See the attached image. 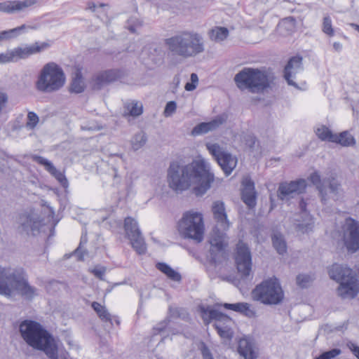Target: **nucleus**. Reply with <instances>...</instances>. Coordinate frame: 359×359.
I'll list each match as a JSON object with an SVG mask.
<instances>
[{
    "instance_id": "nucleus-1",
    "label": "nucleus",
    "mask_w": 359,
    "mask_h": 359,
    "mask_svg": "<svg viewBox=\"0 0 359 359\" xmlns=\"http://www.w3.org/2000/svg\"><path fill=\"white\" fill-rule=\"evenodd\" d=\"M169 187L175 191L188 190L192 185L193 193L202 196L210 188L215 180L214 174L207 168L204 160H193L186 165L172 161L167 172Z\"/></svg>"
},
{
    "instance_id": "nucleus-51",
    "label": "nucleus",
    "mask_w": 359,
    "mask_h": 359,
    "mask_svg": "<svg viewBox=\"0 0 359 359\" xmlns=\"http://www.w3.org/2000/svg\"><path fill=\"white\" fill-rule=\"evenodd\" d=\"M297 229L302 233H309L313 231V222H306V223H299L297 225Z\"/></svg>"
},
{
    "instance_id": "nucleus-56",
    "label": "nucleus",
    "mask_w": 359,
    "mask_h": 359,
    "mask_svg": "<svg viewBox=\"0 0 359 359\" xmlns=\"http://www.w3.org/2000/svg\"><path fill=\"white\" fill-rule=\"evenodd\" d=\"M351 352L353 354L359 359V346L352 344V346L351 347Z\"/></svg>"
},
{
    "instance_id": "nucleus-24",
    "label": "nucleus",
    "mask_w": 359,
    "mask_h": 359,
    "mask_svg": "<svg viewBox=\"0 0 359 359\" xmlns=\"http://www.w3.org/2000/svg\"><path fill=\"white\" fill-rule=\"evenodd\" d=\"M37 0L6 1L0 3V11L11 14L36 4Z\"/></svg>"
},
{
    "instance_id": "nucleus-31",
    "label": "nucleus",
    "mask_w": 359,
    "mask_h": 359,
    "mask_svg": "<svg viewBox=\"0 0 359 359\" xmlns=\"http://www.w3.org/2000/svg\"><path fill=\"white\" fill-rule=\"evenodd\" d=\"M27 29H34V27L23 24L11 29L1 31L0 32V42L1 41H9L16 39L20 35L25 33Z\"/></svg>"
},
{
    "instance_id": "nucleus-28",
    "label": "nucleus",
    "mask_w": 359,
    "mask_h": 359,
    "mask_svg": "<svg viewBox=\"0 0 359 359\" xmlns=\"http://www.w3.org/2000/svg\"><path fill=\"white\" fill-rule=\"evenodd\" d=\"M222 306L225 309L232 310L248 318H253L256 314L255 311L250 309V304L246 302L224 303Z\"/></svg>"
},
{
    "instance_id": "nucleus-60",
    "label": "nucleus",
    "mask_w": 359,
    "mask_h": 359,
    "mask_svg": "<svg viewBox=\"0 0 359 359\" xmlns=\"http://www.w3.org/2000/svg\"><path fill=\"white\" fill-rule=\"evenodd\" d=\"M191 82L198 84V78L196 73H192L191 74Z\"/></svg>"
},
{
    "instance_id": "nucleus-35",
    "label": "nucleus",
    "mask_w": 359,
    "mask_h": 359,
    "mask_svg": "<svg viewBox=\"0 0 359 359\" xmlns=\"http://www.w3.org/2000/svg\"><path fill=\"white\" fill-rule=\"evenodd\" d=\"M212 211L214 217L219 222H227V215L225 212L224 203L223 201H217L213 203Z\"/></svg>"
},
{
    "instance_id": "nucleus-30",
    "label": "nucleus",
    "mask_w": 359,
    "mask_h": 359,
    "mask_svg": "<svg viewBox=\"0 0 359 359\" xmlns=\"http://www.w3.org/2000/svg\"><path fill=\"white\" fill-rule=\"evenodd\" d=\"M238 353L245 359H256L257 354L254 351V344L250 339H243L239 341Z\"/></svg>"
},
{
    "instance_id": "nucleus-26",
    "label": "nucleus",
    "mask_w": 359,
    "mask_h": 359,
    "mask_svg": "<svg viewBox=\"0 0 359 359\" xmlns=\"http://www.w3.org/2000/svg\"><path fill=\"white\" fill-rule=\"evenodd\" d=\"M308 180L316 187L321 202L325 204L327 200V193L325 186V180H322L319 172L316 170L311 173Z\"/></svg>"
},
{
    "instance_id": "nucleus-29",
    "label": "nucleus",
    "mask_w": 359,
    "mask_h": 359,
    "mask_svg": "<svg viewBox=\"0 0 359 359\" xmlns=\"http://www.w3.org/2000/svg\"><path fill=\"white\" fill-rule=\"evenodd\" d=\"M86 87L82 72L77 69L70 82L69 91L71 93L80 94L84 92Z\"/></svg>"
},
{
    "instance_id": "nucleus-2",
    "label": "nucleus",
    "mask_w": 359,
    "mask_h": 359,
    "mask_svg": "<svg viewBox=\"0 0 359 359\" xmlns=\"http://www.w3.org/2000/svg\"><path fill=\"white\" fill-rule=\"evenodd\" d=\"M19 331L29 346L43 351L50 359H58V346L55 338L40 323L24 320L20 324Z\"/></svg>"
},
{
    "instance_id": "nucleus-15",
    "label": "nucleus",
    "mask_w": 359,
    "mask_h": 359,
    "mask_svg": "<svg viewBox=\"0 0 359 359\" xmlns=\"http://www.w3.org/2000/svg\"><path fill=\"white\" fill-rule=\"evenodd\" d=\"M342 241L348 254L359 251V221L348 217L343 231Z\"/></svg>"
},
{
    "instance_id": "nucleus-39",
    "label": "nucleus",
    "mask_w": 359,
    "mask_h": 359,
    "mask_svg": "<svg viewBox=\"0 0 359 359\" xmlns=\"http://www.w3.org/2000/svg\"><path fill=\"white\" fill-rule=\"evenodd\" d=\"M212 327L217 330L219 336L222 339H231L233 337V332L230 327H222L217 323H213Z\"/></svg>"
},
{
    "instance_id": "nucleus-7",
    "label": "nucleus",
    "mask_w": 359,
    "mask_h": 359,
    "mask_svg": "<svg viewBox=\"0 0 359 359\" xmlns=\"http://www.w3.org/2000/svg\"><path fill=\"white\" fill-rule=\"evenodd\" d=\"M253 299L265 305H278L284 299V292L276 277L257 285L252 291Z\"/></svg>"
},
{
    "instance_id": "nucleus-50",
    "label": "nucleus",
    "mask_w": 359,
    "mask_h": 359,
    "mask_svg": "<svg viewBox=\"0 0 359 359\" xmlns=\"http://www.w3.org/2000/svg\"><path fill=\"white\" fill-rule=\"evenodd\" d=\"M82 243H83V239L81 238L79 245L73 252L74 255L77 256V260L79 262L84 261V256H85V255L88 254V251L86 250L81 249Z\"/></svg>"
},
{
    "instance_id": "nucleus-21",
    "label": "nucleus",
    "mask_w": 359,
    "mask_h": 359,
    "mask_svg": "<svg viewBox=\"0 0 359 359\" xmlns=\"http://www.w3.org/2000/svg\"><path fill=\"white\" fill-rule=\"evenodd\" d=\"M32 159L33 161L43 165L44 168L60 182L62 187L64 188L68 187L69 182L65 174L57 170L51 161L41 156L36 154L32 156Z\"/></svg>"
},
{
    "instance_id": "nucleus-12",
    "label": "nucleus",
    "mask_w": 359,
    "mask_h": 359,
    "mask_svg": "<svg viewBox=\"0 0 359 359\" xmlns=\"http://www.w3.org/2000/svg\"><path fill=\"white\" fill-rule=\"evenodd\" d=\"M19 227L27 236H36L41 232V228L45 225L44 219L34 210L23 211L20 213L18 218Z\"/></svg>"
},
{
    "instance_id": "nucleus-41",
    "label": "nucleus",
    "mask_w": 359,
    "mask_h": 359,
    "mask_svg": "<svg viewBox=\"0 0 359 359\" xmlns=\"http://www.w3.org/2000/svg\"><path fill=\"white\" fill-rule=\"evenodd\" d=\"M322 30L329 36H333L334 35V30L332 27V20L330 16H325L323 18Z\"/></svg>"
},
{
    "instance_id": "nucleus-53",
    "label": "nucleus",
    "mask_w": 359,
    "mask_h": 359,
    "mask_svg": "<svg viewBox=\"0 0 359 359\" xmlns=\"http://www.w3.org/2000/svg\"><path fill=\"white\" fill-rule=\"evenodd\" d=\"M201 352L203 359H214L210 348L204 342H201Z\"/></svg>"
},
{
    "instance_id": "nucleus-61",
    "label": "nucleus",
    "mask_w": 359,
    "mask_h": 359,
    "mask_svg": "<svg viewBox=\"0 0 359 359\" xmlns=\"http://www.w3.org/2000/svg\"><path fill=\"white\" fill-rule=\"evenodd\" d=\"M306 203L304 201V200L303 198H302L301 201H299V208L303 211V210H306Z\"/></svg>"
},
{
    "instance_id": "nucleus-44",
    "label": "nucleus",
    "mask_w": 359,
    "mask_h": 359,
    "mask_svg": "<svg viewBox=\"0 0 359 359\" xmlns=\"http://www.w3.org/2000/svg\"><path fill=\"white\" fill-rule=\"evenodd\" d=\"M296 281L301 288H307L311 281V277L308 274H299L297 276Z\"/></svg>"
},
{
    "instance_id": "nucleus-3",
    "label": "nucleus",
    "mask_w": 359,
    "mask_h": 359,
    "mask_svg": "<svg viewBox=\"0 0 359 359\" xmlns=\"http://www.w3.org/2000/svg\"><path fill=\"white\" fill-rule=\"evenodd\" d=\"M14 293L29 302H32L39 295L38 289L29 284L23 268H17L12 271L0 269V295L11 297Z\"/></svg>"
},
{
    "instance_id": "nucleus-11",
    "label": "nucleus",
    "mask_w": 359,
    "mask_h": 359,
    "mask_svg": "<svg viewBox=\"0 0 359 359\" xmlns=\"http://www.w3.org/2000/svg\"><path fill=\"white\" fill-rule=\"evenodd\" d=\"M123 229L126 238L130 241L132 248L138 255H144L147 246L137 222L132 217H126L124 219Z\"/></svg>"
},
{
    "instance_id": "nucleus-33",
    "label": "nucleus",
    "mask_w": 359,
    "mask_h": 359,
    "mask_svg": "<svg viewBox=\"0 0 359 359\" xmlns=\"http://www.w3.org/2000/svg\"><path fill=\"white\" fill-rule=\"evenodd\" d=\"M156 269L164 273L169 279L180 282L182 280L181 274L173 269L169 264L165 262H158L156 264Z\"/></svg>"
},
{
    "instance_id": "nucleus-9",
    "label": "nucleus",
    "mask_w": 359,
    "mask_h": 359,
    "mask_svg": "<svg viewBox=\"0 0 359 359\" xmlns=\"http://www.w3.org/2000/svg\"><path fill=\"white\" fill-rule=\"evenodd\" d=\"M50 47V43L47 41H36L31 45H26L23 48L18 46L13 50H8L6 53L0 54V62H16L20 60H25L31 55L41 53Z\"/></svg>"
},
{
    "instance_id": "nucleus-5",
    "label": "nucleus",
    "mask_w": 359,
    "mask_h": 359,
    "mask_svg": "<svg viewBox=\"0 0 359 359\" xmlns=\"http://www.w3.org/2000/svg\"><path fill=\"white\" fill-rule=\"evenodd\" d=\"M165 44L174 55L185 58L204 51L202 37L197 33L183 32L165 39Z\"/></svg>"
},
{
    "instance_id": "nucleus-17",
    "label": "nucleus",
    "mask_w": 359,
    "mask_h": 359,
    "mask_svg": "<svg viewBox=\"0 0 359 359\" xmlns=\"http://www.w3.org/2000/svg\"><path fill=\"white\" fill-rule=\"evenodd\" d=\"M337 293L342 299H353L358 296L359 294V280L354 273L339 283Z\"/></svg>"
},
{
    "instance_id": "nucleus-14",
    "label": "nucleus",
    "mask_w": 359,
    "mask_h": 359,
    "mask_svg": "<svg viewBox=\"0 0 359 359\" xmlns=\"http://www.w3.org/2000/svg\"><path fill=\"white\" fill-rule=\"evenodd\" d=\"M234 261L236 269L242 277H248L252 270V257L248 244L243 240H239L236 244Z\"/></svg>"
},
{
    "instance_id": "nucleus-25",
    "label": "nucleus",
    "mask_w": 359,
    "mask_h": 359,
    "mask_svg": "<svg viewBox=\"0 0 359 359\" xmlns=\"http://www.w3.org/2000/svg\"><path fill=\"white\" fill-rule=\"evenodd\" d=\"M210 249L209 250L210 258L209 259V262L211 265H216L218 262L217 261V252H223L225 250L227 244L224 243L222 238L219 236H215L210 241Z\"/></svg>"
},
{
    "instance_id": "nucleus-58",
    "label": "nucleus",
    "mask_w": 359,
    "mask_h": 359,
    "mask_svg": "<svg viewBox=\"0 0 359 359\" xmlns=\"http://www.w3.org/2000/svg\"><path fill=\"white\" fill-rule=\"evenodd\" d=\"M353 270L355 271L354 275L355 276V277L359 278V259L357 260V262L354 264L353 271Z\"/></svg>"
},
{
    "instance_id": "nucleus-48",
    "label": "nucleus",
    "mask_w": 359,
    "mask_h": 359,
    "mask_svg": "<svg viewBox=\"0 0 359 359\" xmlns=\"http://www.w3.org/2000/svg\"><path fill=\"white\" fill-rule=\"evenodd\" d=\"M39 118L38 115L34 111H29L27 114V125L32 128L36 126L39 123Z\"/></svg>"
},
{
    "instance_id": "nucleus-47",
    "label": "nucleus",
    "mask_w": 359,
    "mask_h": 359,
    "mask_svg": "<svg viewBox=\"0 0 359 359\" xmlns=\"http://www.w3.org/2000/svg\"><path fill=\"white\" fill-rule=\"evenodd\" d=\"M177 109V103L175 101H169L166 103L163 114L165 117L172 116Z\"/></svg>"
},
{
    "instance_id": "nucleus-43",
    "label": "nucleus",
    "mask_w": 359,
    "mask_h": 359,
    "mask_svg": "<svg viewBox=\"0 0 359 359\" xmlns=\"http://www.w3.org/2000/svg\"><path fill=\"white\" fill-rule=\"evenodd\" d=\"M147 142V137L144 134L138 133L135 135L134 140L133 142V147L134 149L137 150L143 147Z\"/></svg>"
},
{
    "instance_id": "nucleus-4",
    "label": "nucleus",
    "mask_w": 359,
    "mask_h": 359,
    "mask_svg": "<svg viewBox=\"0 0 359 359\" xmlns=\"http://www.w3.org/2000/svg\"><path fill=\"white\" fill-rule=\"evenodd\" d=\"M275 75L271 69L243 67L234 76L236 87L241 91L252 94H262L272 88Z\"/></svg>"
},
{
    "instance_id": "nucleus-36",
    "label": "nucleus",
    "mask_w": 359,
    "mask_h": 359,
    "mask_svg": "<svg viewBox=\"0 0 359 359\" xmlns=\"http://www.w3.org/2000/svg\"><path fill=\"white\" fill-rule=\"evenodd\" d=\"M315 133L321 141L332 143L336 135L325 125H321L319 128H317L315 130Z\"/></svg>"
},
{
    "instance_id": "nucleus-34",
    "label": "nucleus",
    "mask_w": 359,
    "mask_h": 359,
    "mask_svg": "<svg viewBox=\"0 0 359 359\" xmlns=\"http://www.w3.org/2000/svg\"><path fill=\"white\" fill-rule=\"evenodd\" d=\"M124 108L126 111H124L123 116H133L137 117L140 116L143 113V106L142 104L139 103L137 101H132L130 103H127L125 104Z\"/></svg>"
},
{
    "instance_id": "nucleus-63",
    "label": "nucleus",
    "mask_w": 359,
    "mask_h": 359,
    "mask_svg": "<svg viewBox=\"0 0 359 359\" xmlns=\"http://www.w3.org/2000/svg\"><path fill=\"white\" fill-rule=\"evenodd\" d=\"M351 26L359 32V25L353 23Z\"/></svg>"
},
{
    "instance_id": "nucleus-64",
    "label": "nucleus",
    "mask_w": 359,
    "mask_h": 359,
    "mask_svg": "<svg viewBox=\"0 0 359 359\" xmlns=\"http://www.w3.org/2000/svg\"><path fill=\"white\" fill-rule=\"evenodd\" d=\"M53 215H54V210L51 208H49V216L53 217Z\"/></svg>"
},
{
    "instance_id": "nucleus-40",
    "label": "nucleus",
    "mask_w": 359,
    "mask_h": 359,
    "mask_svg": "<svg viewBox=\"0 0 359 359\" xmlns=\"http://www.w3.org/2000/svg\"><path fill=\"white\" fill-rule=\"evenodd\" d=\"M341 353L340 348H334L329 351H324L321 353L320 355L316 356L314 359H333L338 355H339Z\"/></svg>"
},
{
    "instance_id": "nucleus-38",
    "label": "nucleus",
    "mask_w": 359,
    "mask_h": 359,
    "mask_svg": "<svg viewBox=\"0 0 359 359\" xmlns=\"http://www.w3.org/2000/svg\"><path fill=\"white\" fill-rule=\"evenodd\" d=\"M62 285H63L62 281L52 279L47 283L45 289L50 295H55L61 290Z\"/></svg>"
},
{
    "instance_id": "nucleus-32",
    "label": "nucleus",
    "mask_w": 359,
    "mask_h": 359,
    "mask_svg": "<svg viewBox=\"0 0 359 359\" xmlns=\"http://www.w3.org/2000/svg\"><path fill=\"white\" fill-rule=\"evenodd\" d=\"M333 143L338 144L344 147H348L355 145L356 141L355 137L348 130H344L335 135Z\"/></svg>"
},
{
    "instance_id": "nucleus-27",
    "label": "nucleus",
    "mask_w": 359,
    "mask_h": 359,
    "mask_svg": "<svg viewBox=\"0 0 359 359\" xmlns=\"http://www.w3.org/2000/svg\"><path fill=\"white\" fill-rule=\"evenodd\" d=\"M271 243L273 249L279 255H284L287 252V243L285 236L278 231L271 235Z\"/></svg>"
},
{
    "instance_id": "nucleus-62",
    "label": "nucleus",
    "mask_w": 359,
    "mask_h": 359,
    "mask_svg": "<svg viewBox=\"0 0 359 359\" xmlns=\"http://www.w3.org/2000/svg\"><path fill=\"white\" fill-rule=\"evenodd\" d=\"M128 29L131 32V33H135L136 32V29L134 25H130L128 27Z\"/></svg>"
},
{
    "instance_id": "nucleus-46",
    "label": "nucleus",
    "mask_w": 359,
    "mask_h": 359,
    "mask_svg": "<svg viewBox=\"0 0 359 359\" xmlns=\"http://www.w3.org/2000/svg\"><path fill=\"white\" fill-rule=\"evenodd\" d=\"M90 271L96 278H97L98 279H100L101 280H103L104 279V275L106 273V267L101 266V265H96Z\"/></svg>"
},
{
    "instance_id": "nucleus-6",
    "label": "nucleus",
    "mask_w": 359,
    "mask_h": 359,
    "mask_svg": "<svg viewBox=\"0 0 359 359\" xmlns=\"http://www.w3.org/2000/svg\"><path fill=\"white\" fill-rule=\"evenodd\" d=\"M65 81L62 68L53 62H48L41 69L35 87L42 93L55 92L64 86Z\"/></svg>"
},
{
    "instance_id": "nucleus-42",
    "label": "nucleus",
    "mask_w": 359,
    "mask_h": 359,
    "mask_svg": "<svg viewBox=\"0 0 359 359\" xmlns=\"http://www.w3.org/2000/svg\"><path fill=\"white\" fill-rule=\"evenodd\" d=\"M325 182H328V187L330 192L335 196L339 194V190L341 188V184L334 178H325Z\"/></svg>"
},
{
    "instance_id": "nucleus-13",
    "label": "nucleus",
    "mask_w": 359,
    "mask_h": 359,
    "mask_svg": "<svg viewBox=\"0 0 359 359\" xmlns=\"http://www.w3.org/2000/svg\"><path fill=\"white\" fill-rule=\"evenodd\" d=\"M206 147L210 155L221 167L226 176L231 174L237 165L238 159L236 156L231 153L224 151L217 143L206 144Z\"/></svg>"
},
{
    "instance_id": "nucleus-18",
    "label": "nucleus",
    "mask_w": 359,
    "mask_h": 359,
    "mask_svg": "<svg viewBox=\"0 0 359 359\" xmlns=\"http://www.w3.org/2000/svg\"><path fill=\"white\" fill-rule=\"evenodd\" d=\"M227 115L222 114L216 116L214 118L208 122H201L197 124L191 130V134L193 136H198L208 133L217 129L220 126L226 123Z\"/></svg>"
},
{
    "instance_id": "nucleus-57",
    "label": "nucleus",
    "mask_w": 359,
    "mask_h": 359,
    "mask_svg": "<svg viewBox=\"0 0 359 359\" xmlns=\"http://www.w3.org/2000/svg\"><path fill=\"white\" fill-rule=\"evenodd\" d=\"M342 48L343 46L341 43L337 41L333 43V48L334 51L340 53L342 50Z\"/></svg>"
},
{
    "instance_id": "nucleus-20",
    "label": "nucleus",
    "mask_w": 359,
    "mask_h": 359,
    "mask_svg": "<svg viewBox=\"0 0 359 359\" xmlns=\"http://www.w3.org/2000/svg\"><path fill=\"white\" fill-rule=\"evenodd\" d=\"M302 60L303 57L299 55L292 56L288 60L283 69V76L289 86L296 88L298 86L291 78L292 74H296L303 70Z\"/></svg>"
},
{
    "instance_id": "nucleus-45",
    "label": "nucleus",
    "mask_w": 359,
    "mask_h": 359,
    "mask_svg": "<svg viewBox=\"0 0 359 359\" xmlns=\"http://www.w3.org/2000/svg\"><path fill=\"white\" fill-rule=\"evenodd\" d=\"M244 141L245 146L250 150V151H253L256 143L258 142L257 138L253 134H248L244 137Z\"/></svg>"
},
{
    "instance_id": "nucleus-52",
    "label": "nucleus",
    "mask_w": 359,
    "mask_h": 359,
    "mask_svg": "<svg viewBox=\"0 0 359 359\" xmlns=\"http://www.w3.org/2000/svg\"><path fill=\"white\" fill-rule=\"evenodd\" d=\"M170 320H163L153 327V335H157L164 332L168 325Z\"/></svg>"
},
{
    "instance_id": "nucleus-8",
    "label": "nucleus",
    "mask_w": 359,
    "mask_h": 359,
    "mask_svg": "<svg viewBox=\"0 0 359 359\" xmlns=\"http://www.w3.org/2000/svg\"><path fill=\"white\" fill-rule=\"evenodd\" d=\"M177 226L179 232L184 238L193 239L197 243L203 241L204 223L201 213L193 210L186 211Z\"/></svg>"
},
{
    "instance_id": "nucleus-37",
    "label": "nucleus",
    "mask_w": 359,
    "mask_h": 359,
    "mask_svg": "<svg viewBox=\"0 0 359 359\" xmlns=\"http://www.w3.org/2000/svg\"><path fill=\"white\" fill-rule=\"evenodd\" d=\"M91 307L96 312L97 316L103 322H108L112 325V319L111 314L108 312L105 306H102L97 302H93Z\"/></svg>"
},
{
    "instance_id": "nucleus-59",
    "label": "nucleus",
    "mask_w": 359,
    "mask_h": 359,
    "mask_svg": "<svg viewBox=\"0 0 359 359\" xmlns=\"http://www.w3.org/2000/svg\"><path fill=\"white\" fill-rule=\"evenodd\" d=\"M88 8L90 9V11H92L93 12H95V8H96V4H95V2L90 1H88Z\"/></svg>"
},
{
    "instance_id": "nucleus-55",
    "label": "nucleus",
    "mask_w": 359,
    "mask_h": 359,
    "mask_svg": "<svg viewBox=\"0 0 359 359\" xmlns=\"http://www.w3.org/2000/svg\"><path fill=\"white\" fill-rule=\"evenodd\" d=\"M196 87L197 84L192 82H187L184 86V88L187 91H193Z\"/></svg>"
},
{
    "instance_id": "nucleus-49",
    "label": "nucleus",
    "mask_w": 359,
    "mask_h": 359,
    "mask_svg": "<svg viewBox=\"0 0 359 359\" xmlns=\"http://www.w3.org/2000/svg\"><path fill=\"white\" fill-rule=\"evenodd\" d=\"M229 35V29L224 27H217L215 33V39L223 41L227 38Z\"/></svg>"
},
{
    "instance_id": "nucleus-22",
    "label": "nucleus",
    "mask_w": 359,
    "mask_h": 359,
    "mask_svg": "<svg viewBox=\"0 0 359 359\" xmlns=\"http://www.w3.org/2000/svg\"><path fill=\"white\" fill-rule=\"evenodd\" d=\"M327 272L330 278L339 283L353 273V269L347 264L333 263L327 267Z\"/></svg>"
},
{
    "instance_id": "nucleus-10",
    "label": "nucleus",
    "mask_w": 359,
    "mask_h": 359,
    "mask_svg": "<svg viewBox=\"0 0 359 359\" xmlns=\"http://www.w3.org/2000/svg\"><path fill=\"white\" fill-rule=\"evenodd\" d=\"M128 76L123 68H112L100 72L93 76L90 82V88L94 91L101 90L104 87L115 82H122Z\"/></svg>"
},
{
    "instance_id": "nucleus-19",
    "label": "nucleus",
    "mask_w": 359,
    "mask_h": 359,
    "mask_svg": "<svg viewBox=\"0 0 359 359\" xmlns=\"http://www.w3.org/2000/svg\"><path fill=\"white\" fill-rule=\"evenodd\" d=\"M198 310L201 313V318L205 325H209L213 320L222 322L224 324L231 321L232 318L227 314L219 311V310L212 309L211 306L207 307L200 305Z\"/></svg>"
},
{
    "instance_id": "nucleus-16",
    "label": "nucleus",
    "mask_w": 359,
    "mask_h": 359,
    "mask_svg": "<svg viewBox=\"0 0 359 359\" xmlns=\"http://www.w3.org/2000/svg\"><path fill=\"white\" fill-rule=\"evenodd\" d=\"M307 183L305 179L299 178L290 182H283L277 189L278 198L283 201L289 197L293 198L292 194L300 195L306 192Z\"/></svg>"
},
{
    "instance_id": "nucleus-23",
    "label": "nucleus",
    "mask_w": 359,
    "mask_h": 359,
    "mask_svg": "<svg viewBox=\"0 0 359 359\" xmlns=\"http://www.w3.org/2000/svg\"><path fill=\"white\" fill-rule=\"evenodd\" d=\"M242 185L243 188L241 190V200L249 208H255L257 203L255 182L250 178L246 177L242 181Z\"/></svg>"
},
{
    "instance_id": "nucleus-54",
    "label": "nucleus",
    "mask_w": 359,
    "mask_h": 359,
    "mask_svg": "<svg viewBox=\"0 0 359 359\" xmlns=\"http://www.w3.org/2000/svg\"><path fill=\"white\" fill-rule=\"evenodd\" d=\"M8 102V96L6 93L0 92V114Z\"/></svg>"
}]
</instances>
